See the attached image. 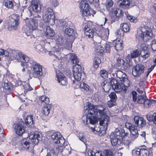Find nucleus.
<instances>
[{
	"mask_svg": "<svg viewBox=\"0 0 156 156\" xmlns=\"http://www.w3.org/2000/svg\"><path fill=\"white\" fill-rule=\"evenodd\" d=\"M101 107H96L93 104L88 103L84 106L85 116L82 118L83 123L88 125L91 124H95L98 121L97 116L100 117L99 126L96 125L94 128L91 127L93 131L95 133H98L100 135L102 133H104L107 129V127L110 122V118L105 112V108L102 107V109H100Z\"/></svg>",
	"mask_w": 156,
	"mask_h": 156,
	"instance_id": "obj_1",
	"label": "nucleus"
},
{
	"mask_svg": "<svg viewBox=\"0 0 156 156\" xmlns=\"http://www.w3.org/2000/svg\"><path fill=\"white\" fill-rule=\"evenodd\" d=\"M56 45L55 47L51 48V51H48L49 55L55 56L56 58L59 59L61 54V51L63 50V47L66 48L64 50H70L72 48V42L69 40L67 41L65 43L63 44V40L62 36H57L55 39Z\"/></svg>",
	"mask_w": 156,
	"mask_h": 156,
	"instance_id": "obj_2",
	"label": "nucleus"
},
{
	"mask_svg": "<svg viewBox=\"0 0 156 156\" xmlns=\"http://www.w3.org/2000/svg\"><path fill=\"white\" fill-rule=\"evenodd\" d=\"M41 18L39 15L33 18H27L25 19L26 27L23 28L24 30L28 36H29L33 31L36 30L38 25V22Z\"/></svg>",
	"mask_w": 156,
	"mask_h": 156,
	"instance_id": "obj_3",
	"label": "nucleus"
},
{
	"mask_svg": "<svg viewBox=\"0 0 156 156\" xmlns=\"http://www.w3.org/2000/svg\"><path fill=\"white\" fill-rule=\"evenodd\" d=\"M121 132L120 131L118 130L110 135L111 142L113 146H118L122 144L121 142L122 136H126L127 133L124 132V129L122 130Z\"/></svg>",
	"mask_w": 156,
	"mask_h": 156,
	"instance_id": "obj_4",
	"label": "nucleus"
},
{
	"mask_svg": "<svg viewBox=\"0 0 156 156\" xmlns=\"http://www.w3.org/2000/svg\"><path fill=\"white\" fill-rule=\"evenodd\" d=\"M30 64L32 67V72L34 78L40 79V78L44 77L45 74L43 73L42 66L34 60H31Z\"/></svg>",
	"mask_w": 156,
	"mask_h": 156,
	"instance_id": "obj_5",
	"label": "nucleus"
},
{
	"mask_svg": "<svg viewBox=\"0 0 156 156\" xmlns=\"http://www.w3.org/2000/svg\"><path fill=\"white\" fill-rule=\"evenodd\" d=\"M137 35L140 36L144 41H146L151 39L152 35L151 29L147 26L142 27L141 30H138Z\"/></svg>",
	"mask_w": 156,
	"mask_h": 156,
	"instance_id": "obj_6",
	"label": "nucleus"
},
{
	"mask_svg": "<svg viewBox=\"0 0 156 156\" xmlns=\"http://www.w3.org/2000/svg\"><path fill=\"white\" fill-rule=\"evenodd\" d=\"M113 4V2L112 0H107L106 4L107 9L110 13L114 14L116 17H121L123 14L122 10L117 8H111Z\"/></svg>",
	"mask_w": 156,
	"mask_h": 156,
	"instance_id": "obj_7",
	"label": "nucleus"
},
{
	"mask_svg": "<svg viewBox=\"0 0 156 156\" xmlns=\"http://www.w3.org/2000/svg\"><path fill=\"white\" fill-rule=\"evenodd\" d=\"M133 156H152V153L149 150L148 148L145 146L144 147L137 148L133 150Z\"/></svg>",
	"mask_w": 156,
	"mask_h": 156,
	"instance_id": "obj_8",
	"label": "nucleus"
},
{
	"mask_svg": "<svg viewBox=\"0 0 156 156\" xmlns=\"http://www.w3.org/2000/svg\"><path fill=\"white\" fill-rule=\"evenodd\" d=\"M13 54L10 55L11 56H12L13 59H15L17 60L18 62H23L28 63L29 62L30 64V62L31 60H30L29 58L27 55L23 54L20 51H14L13 52V55H12Z\"/></svg>",
	"mask_w": 156,
	"mask_h": 156,
	"instance_id": "obj_9",
	"label": "nucleus"
},
{
	"mask_svg": "<svg viewBox=\"0 0 156 156\" xmlns=\"http://www.w3.org/2000/svg\"><path fill=\"white\" fill-rule=\"evenodd\" d=\"M82 69L81 66L80 65L74 66L73 70V77L75 79L73 81V83L77 84L79 82L82 78Z\"/></svg>",
	"mask_w": 156,
	"mask_h": 156,
	"instance_id": "obj_10",
	"label": "nucleus"
},
{
	"mask_svg": "<svg viewBox=\"0 0 156 156\" xmlns=\"http://www.w3.org/2000/svg\"><path fill=\"white\" fill-rule=\"evenodd\" d=\"M80 12L83 16H90V12L92 9H90L89 5L86 0H82L80 5Z\"/></svg>",
	"mask_w": 156,
	"mask_h": 156,
	"instance_id": "obj_11",
	"label": "nucleus"
},
{
	"mask_svg": "<svg viewBox=\"0 0 156 156\" xmlns=\"http://www.w3.org/2000/svg\"><path fill=\"white\" fill-rule=\"evenodd\" d=\"M51 137L54 143L58 144V146L61 147L64 145L65 139L59 132H56L53 133Z\"/></svg>",
	"mask_w": 156,
	"mask_h": 156,
	"instance_id": "obj_12",
	"label": "nucleus"
},
{
	"mask_svg": "<svg viewBox=\"0 0 156 156\" xmlns=\"http://www.w3.org/2000/svg\"><path fill=\"white\" fill-rule=\"evenodd\" d=\"M126 127L128 128L130 131V140H133L137 137L139 135V133L136 128L137 126L128 123H126Z\"/></svg>",
	"mask_w": 156,
	"mask_h": 156,
	"instance_id": "obj_13",
	"label": "nucleus"
},
{
	"mask_svg": "<svg viewBox=\"0 0 156 156\" xmlns=\"http://www.w3.org/2000/svg\"><path fill=\"white\" fill-rule=\"evenodd\" d=\"M145 67L142 64L136 65L133 68L132 74L135 77L140 76L142 74L144 73Z\"/></svg>",
	"mask_w": 156,
	"mask_h": 156,
	"instance_id": "obj_14",
	"label": "nucleus"
},
{
	"mask_svg": "<svg viewBox=\"0 0 156 156\" xmlns=\"http://www.w3.org/2000/svg\"><path fill=\"white\" fill-rule=\"evenodd\" d=\"M19 16L17 14H13L11 16L9 23L12 28L14 30L18 29L19 24Z\"/></svg>",
	"mask_w": 156,
	"mask_h": 156,
	"instance_id": "obj_15",
	"label": "nucleus"
},
{
	"mask_svg": "<svg viewBox=\"0 0 156 156\" xmlns=\"http://www.w3.org/2000/svg\"><path fill=\"white\" fill-rule=\"evenodd\" d=\"M101 27V30H97V38H100L103 40L108 39L109 35V29L108 28H104L102 27Z\"/></svg>",
	"mask_w": 156,
	"mask_h": 156,
	"instance_id": "obj_16",
	"label": "nucleus"
},
{
	"mask_svg": "<svg viewBox=\"0 0 156 156\" xmlns=\"http://www.w3.org/2000/svg\"><path fill=\"white\" fill-rule=\"evenodd\" d=\"M56 80L60 85H65L67 83L66 77L59 70L56 71Z\"/></svg>",
	"mask_w": 156,
	"mask_h": 156,
	"instance_id": "obj_17",
	"label": "nucleus"
},
{
	"mask_svg": "<svg viewBox=\"0 0 156 156\" xmlns=\"http://www.w3.org/2000/svg\"><path fill=\"white\" fill-rule=\"evenodd\" d=\"M29 138L32 142L35 144H37L39 141L41 140V136L37 132L33 133L29 135Z\"/></svg>",
	"mask_w": 156,
	"mask_h": 156,
	"instance_id": "obj_18",
	"label": "nucleus"
},
{
	"mask_svg": "<svg viewBox=\"0 0 156 156\" xmlns=\"http://www.w3.org/2000/svg\"><path fill=\"white\" fill-rule=\"evenodd\" d=\"M24 125V124L23 125L20 123L14 124L13 125V126L15 132L18 135L20 136H22L23 133H25L26 130L23 126Z\"/></svg>",
	"mask_w": 156,
	"mask_h": 156,
	"instance_id": "obj_19",
	"label": "nucleus"
},
{
	"mask_svg": "<svg viewBox=\"0 0 156 156\" xmlns=\"http://www.w3.org/2000/svg\"><path fill=\"white\" fill-rule=\"evenodd\" d=\"M109 82L111 85V87H112L115 92H119L122 91L121 88L119 87L120 84L118 83V81L115 79L111 78Z\"/></svg>",
	"mask_w": 156,
	"mask_h": 156,
	"instance_id": "obj_20",
	"label": "nucleus"
},
{
	"mask_svg": "<svg viewBox=\"0 0 156 156\" xmlns=\"http://www.w3.org/2000/svg\"><path fill=\"white\" fill-rule=\"evenodd\" d=\"M84 35L87 38H91L94 36V31L90 26L86 25L84 28Z\"/></svg>",
	"mask_w": 156,
	"mask_h": 156,
	"instance_id": "obj_21",
	"label": "nucleus"
},
{
	"mask_svg": "<svg viewBox=\"0 0 156 156\" xmlns=\"http://www.w3.org/2000/svg\"><path fill=\"white\" fill-rule=\"evenodd\" d=\"M121 82L119 85V87H120L122 90L124 92H126L127 88L129 86V82L128 79L126 78L125 77L120 81Z\"/></svg>",
	"mask_w": 156,
	"mask_h": 156,
	"instance_id": "obj_22",
	"label": "nucleus"
},
{
	"mask_svg": "<svg viewBox=\"0 0 156 156\" xmlns=\"http://www.w3.org/2000/svg\"><path fill=\"white\" fill-rule=\"evenodd\" d=\"M134 120L135 124L139 127H143L146 124V122L142 117L135 116L134 118Z\"/></svg>",
	"mask_w": 156,
	"mask_h": 156,
	"instance_id": "obj_23",
	"label": "nucleus"
},
{
	"mask_svg": "<svg viewBox=\"0 0 156 156\" xmlns=\"http://www.w3.org/2000/svg\"><path fill=\"white\" fill-rule=\"evenodd\" d=\"M30 7L32 8L33 11L36 12H38L41 10V6L39 2L36 0L32 1Z\"/></svg>",
	"mask_w": 156,
	"mask_h": 156,
	"instance_id": "obj_24",
	"label": "nucleus"
},
{
	"mask_svg": "<svg viewBox=\"0 0 156 156\" xmlns=\"http://www.w3.org/2000/svg\"><path fill=\"white\" fill-rule=\"evenodd\" d=\"M140 55V51L138 49L134 50L128 55L126 59L130 60L131 59L138 57Z\"/></svg>",
	"mask_w": 156,
	"mask_h": 156,
	"instance_id": "obj_25",
	"label": "nucleus"
},
{
	"mask_svg": "<svg viewBox=\"0 0 156 156\" xmlns=\"http://www.w3.org/2000/svg\"><path fill=\"white\" fill-rule=\"evenodd\" d=\"M30 143L28 138H24L21 141L20 148L21 150H27L30 147Z\"/></svg>",
	"mask_w": 156,
	"mask_h": 156,
	"instance_id": "obj_26",
	"label": "nucleus"
},
{
	"mask_svg": "<svg viewBox=\"0 0 156 156\" xmlns=\"http://www.w3.org/2000/svg\"><path fill=\"white\" fill-rule=\"evenodd\" d=\"M113 153L110 150H105L103 153L100 151L95 152V156H113Z\"/></svg>",
	"mask_w": 156,
	"mask_h": 156,
	"instance_id": "obj_27",
	"label": "nucleus"
},
{
	"mask_svg": "<svg viewBox=\"0 0 156 156\" xmlns=\"http://www.w3.org/2000/svg\"><path fill=\"white\" fill-rule=\"evenodd\" d=\"M43 18L45 23H48L51 25H54L55 23V18L51 17L50 16L45 15V14H43Z\"/></svg>",
	"mask_w": 156,
	"mask_h": 156,
	"instance_id": "obj_28",
	"label": "nucleus"
},
{
	"mask_svg": "<svg viewBox=\"0 0 156 156\" xmlns=\"http://www.w3.org/2000/svg\"><path fill=\"white\" fill-rule=\"evenodd\" d=\"M51 105L50 104H47L43 108L41 114L42 116H48L49 114L51 108Z\"/></svg>",
	"mask_w": 156,
	"mask_h": 156,
	"instance_id": "obj_29",
	"label": "nucleus"
},
{
	"mask_svg": "<svg viewBox=\"0 0 156 156\" xmlns=\"http://www.w3.org/2000/svg\"><path fill=\"white\" fill-rule=\"evenodd\" d=\"M118 4L120 8L126 9L128 8L129 6L130 1L129 0H120Z\"/></svg>",
	"mask_w": 156,
	"mask_h": 156,
	"instance_id": "obj_30",
	"label": "nucleus"
},
{
	"mask_svg": "<svg viewBox=\"0 0 156 156\" xmlns=\"http://www.w3.org/2000/svg\"><path fill=\"white\" fill-rule=\"evenodd\" d=\"M26 125L29 127H31L34 125L33 116L32 115H29L27 116L25 120Z\"/></svg>",
	"mask_w": 156,
	"mask_h": 156,
	"instance_id": "obj_31",
	"label": "nucleus"
},
{
	"mask_svg": "<svg viewBox=\"0 0 156 156\" xmlns=\"http://www.w3.org/2000/svg\"><path fill=\"white\" fill-rule=\"evenodd\" d=\"M113 45H114L115 48L117 51H121L123 48V46L120 40H116L113 41Z\"/></svg>",
	"mask_w": 156,
	"mask_h": 156,
	"instance_id": "obj_32",
	"label": "nucleus"
},
{
	"mask_svg": "<svg viewBox=\"0 0 156 156\" xmlns=\"http://www.w3.org/2000/svg\"><path fill=\"white\" fill-rule=\"evenodd\" d=\"M2 86L4 89L7 90H10L12 88V84L7 80L2 81Z\"/></svg>",
	"mask_w": 156,
	"mask_h": 156,
	"instance_id": "obj_33",
	"label": "nucleus"
},
{
	"mask_svg": "<svg viewBox=\"0 0 156 156\" xmlns=\"http://www.w3.org/2000/svg\"><path fill=\"white\" fill-rule=\"evenodd\" d=\"M69 55V59L71 62H72L73 64H75L76 66L78 65L77 63L79 62V60L75 54L73 53H70L68 55Z\"/></svg>",
	"mask_w": 156,
	"mask_h": 156,
	"instance_id": "obj_34",
	"label": "nucleus"
},
{
	"mask_svg": "<svg viewBox=\"0 0 156 156\" xmlns=\"http://www.w3.org/2000/svg\"><path fill=\"white\" fill-rule=\"evenodd\" d=\"M50 16L53 18H55V16L53 12V9L50 8H46L44 10L43 14H44Z\"/></svg>",
	"mask_w": 156,
	"mask_h": 156,
	"instance_id": "obj_35",
	"label": "nucleus"
},
{
	"mask_svg": "<svg viewBox=\"0 0 156 156\" xmlns=\"http://www.w3.org/2000/svg\"><path fill=\"white\" fill-rule=\"evenodd\" d=\"M49 100L48 98L45 95H42L39 98L38 102H41L44 105H46L47 104H49Z\"/></svg>",
	"mask_w": 156,
	"mask_h": 156,
	"instance_id": "obj_36",
	"label": "nucleus"
},
{
	"mask_svg": "<svg viewBox=\"0 0 156 156\" xmlns=\"http://www.w3.org/2000/svg\"><path fill=\"white\" fill-rule=\"evenodd\" d=\"M78 86L79 84V87L85 90L86 91H90L91 88L87 84L85 83L84 82L81 81V82L77 83Z\"/></svg>",
	"mask_w": 156,
	"mask_h": 156,
	"instance_id": "obj_37",
	"label": "nucleus"
},
{
	"mask_svg": "<svg viewBox=\"0 0 156 156\" xmlns=\"http://www.w3.org/2000/svg\"><path fill=\"white\" fill-rule=\"evenodd\" d=\"M45 34L47 37H53L55 34L54 30L49 26L47 27Z\"/></svg>",
	"mask_w": 156,
	"mask_h": 156,
	"instance_id": "obj_38",
	"label": "nucleus"
},
{
	"mask_svg": "<svg viewBox=\"0 0 156 156\" xmlns=\"http://www.w3.org/2000/svg\"><path fill=\"white\" fill-rule=\"evenodd\" d=\"M101 85L103 86V89L104 91L106 92H108L111 88V85L109 82H107V81H104Z\"/></svg>",
	"mask_w": 156,
	"mask_h": 156,
	"instance_id": "obj_39",
	"label": "nucleus"
},
{
	"mask_svg": "<svg viewBox=\"0 0 156 156\" xmlns=\"http://www.w3.org/2000/svg\"><path fill=\"white\" fill-rule=\"evenodd\" d=\"M140 55L144 58H147L149 56V52L147 50V47H144V48H142V51H140Z\"/></svg>",
	"mask_w": 156,
	"mask_h": 156,
	"instance_id": "obj_40",
	"label": "nucleus"
},
{
	"mask_svg": "<svg viewBox=\"0 0 156 156\" xmlns=\"http://www.w3.org/2000/svg\"><path fill=\"white\" fill-rule=\"evenodd\" d=\"M116 76L120 79V81L126 77L125 73L120 70H117L116 71Z\"/></svg>",
	"mask_w": 156,
	"mask_h": 156,
	"instance_id": "obj_41",
	"label": "nucleus"
},
{
	"mask_svg": "<svg viewBox=\"0 0 156 156\" xmlns=\"http://www.w3.org/2000/svg\"><path fill=\"white\" fill-rule=\"evenodd\" d=\"M23 87L24 88V92L25 94L27 91H31L33 88L30 86L29 83H27L26 82H23Z\"/></svg>",
	"mask_w": 156,
	"mask_h": 156,
	"instance_id": "obj_42",
	"label": "nucleus"
},
{
	"mask_svg": "<svg viewBox=\"0 0 156 156\" xmlns=\"http://www.w3.org/2000/svg\"><path fill=\"white\" fill-rule=\"evenodd\" d=\"M65 33L69 36H73L75 35V32L74 30L70 28H67L66 29Z\"/></svg>",
	"mask_w": 156,
	"mask_h": 156,
	"instance_id": "obj_43",
	"label": "nucleus"
},
{
	"mask_svg": "<svg viewBox=\"0 0 156 156\" xmlns=\"http://www.w3.org/2000/svg\"><path fill=\"white\" fill-rule=\"evenodd\" d=\"M101 60L98 57H95L93 61V65L94 68H98L99 66V64L101 63Z\"/></svg>",
	"mask_w": 156,
	"mask_h": 156,
	"instance_id": "obj_44",
	"label": "nucleus"
},
{
	"mask_svg": "<svg viewBox=\"0 0 156 156\" xmlns=\"http://www.w3.org/2000/svg\"><path fill=\"white\" fill-rule=\"evenodd\" d=\"M77 136L79 137V139L80 140L83 142L85 144L86 143V139L84 133H80Z\"/></svg>",
	"mask_w": 156,
	"mask_h": 156,
	"instance_id": "obj_45",
	"label": "nucleus"
},
{
	"mask_svg": "<svg viewBox=\"0 0 156 156\" xmlns=\"http://www.w3.org/2000/svg\"><path fill=\"white\" fill-rule=\"evenodd\" d=\"M146 98V96H145L142 95L139 96L137 97V103L140 104H144Z\"/></svg>",
	"mask_w": 156,
	"mask_h": 156,
	"instance_id": "obj_46",
	"label": "nucleus"
},
{
	"mask_svg": "<svg viewBox=\"0 0 156 156\" xmlns=\"http://www.w3.org/2000/svg\"><path fill=\"white\" fill-rule=\"evenodd\" d=\"M5 5L8 9H12L13 7V3L12 1L9 0H6L5 1Z\"/></svg>",
	"mask_w": 156,
	"mask_h": 156,
	"instance_id": "obj_47",
	"label": "nucleus"
},
{
	"mask_svg": "<svg viewBox=\"0 0 156 156\" xmlns=\"http://www.w3.org/2000/svg\"><path fill=\"white\" fill-rule=\"evenodd\" d=\"M126 17L131 22L136 23L137 21V19L135 17L129 14L125 13Z\"/></svg>",
	"mask_w": 156,
	"mask_h": 156,
	"instance_id": "obj_48",
	"label": "nucleus"
},
{
	"mask_svg": "<svg viewBox=\"0 0 156 156\" xmlns=\"http://www.w3.org/2000/svg\"><path fill=\"white\" fill-rule=\"evenodd\" d=\"M154 101V100H149V99H147L146 98V99H145V101H144V107L146 108H148L151 105L152 101Z\"/></svg>",
	"mask_w": 156,
	"mask_h": 156,
	"instance_id": "obj_49",
	"label": "nucleus"
},
{
	"mask_svg": "<svg viewBox=\"0 0 156 156\" xmlns=\"http://www.w3.org/2000/svg\"><path fill=\"white\" fill-rule=\"evenodd\" d=\"M125 62L124 60L120 58H118L116 60V65L118 66H122L124 65Z\"/></svg>",
	"mask_w": 156,
	"mask_h": 156,
	"instance_id": "obj_50",
	"label": "nucleus"
},
{
	"mask_svg": "<svg viewBox=\"0 0 156 156\" xmlns=\"http://www.w3.org/2000/svg\"><path fill=\"white\" fill-rule=\"evenodd\" d=\"M34 47L37 50L41 51L43 49L42 45L39 43L36 42L34 43Z\"/></svg>",
	"mask_w": 156,
	"mask_h": 156,
	"instance_id": "obj_51",
	"label": "nucleus"
},
{
	"mask_svg": "<svg viewBox=\"0 0 156 156\" xmlns=\"http://www.w3.org/2000/svg\"><path fill=\"white\" fill-rule=\"evenodd\" d=\"M101 76L104 78H107L108 76V73L105 70L103 69L101 70L100 72Z\"/></svg>",
	"mask_w": 156,
	"mask_h": 156,
	"instance_id": "obj_52",
	"label": "nucleus"
},
{
	"mask_svg": "<svg viewBox=\"0 0 156 156\" xmlns=\"http://www.w3.org/2000/svg\"><path fill=\"white\" fill-rule=\"evenodd\" d=\"M122 30L125 32H127L129 30V27L128 24L126 23H123L122 24Z\"/></svg>",
	"mask_w": 156,
	"mask_h": 156,
	"instance_id": "obj_53",
	"label": "nucleus"
},
{
	"mask_svg": "<svg viewBox=\"0 0 156 156\" xmlns=\"http://www.w3.org/2000/svg\"><path fill=\"white\" fill-rule=\"evenodd\" d=\"M101 42L100 40L99 41H94V44H95V48L97 50V52H99V50L98 48H99V47H101V46L100 45V43Z\"/></svg>",
	"mask_w": 156,
	"mask_h": 156,
	"instance_id": "obj_54",
	"label": "nucleus"
},
{
	"mask_svg": "<svg viewBox=\"0 0 156 156\" xmlns=\"http://www.w3.org/2000/svg\"><path fill=\"white\" fill-rule=\"evenodd\" d=\"M109 96L111 100H112L115 101H116L117 98L116 94L115 92L111 93L109 95Z\"/></svg>",
	"mask_w": 156,
	"mask_h": 156,
	"instance_id": "obj_55",
	"label": "nucleus"
},
{
	"mask_svg": "<svg viewBox=\"0 0 156 156\" xmlns=\"http://www.w3.org/2000/svg\"><path fill=\"white\" fill-rule=\"evenodd\" d=\"M0 55L8 56L9 55V53L6 51L2 49H0Z\"/></svg>",
	"mask_w": 156,
	"mask_h": 156,
	"instance_id": "obj_56",
	"label": "nucleus"
},
{
	"mask_svg": "<svg viewBox=\"0 0 156 156\" xmlns=\"http://www.w3.org/2000/svg\"><path fill=\"white\" fill-rule=\"evenodd\" d=\"M124 32L122 29H120L117 30L116 32V34L118 36V37L119 36L122 37L124 35Z\"/></svg>",
	"mask_w": 156,
	"mask_h": 156,
	"instance_id": "obj_57",
	"label": "nucleus"
},
{
	"mask_svg": "<svg viewBox=\"0 0 156 156\" xmlns=\"http://www.w3.org/2000/svg\"><path fill=\"white\" fill-rule=\"evenodd\" d=\"M107 104L108 106L109 107L111 108L113 106L115 105V101L110 100L108 101Z\"/></svg>",
	"mask_w": 156,
	"mask_h": 156,
	"instance_id": "obj_58",
	"label": "nucleus"
},
{
	"mask_svg": "<svg viewBox=\"0 0 156 156\" xmlns=\"http://www.w3.org/2000/svg\"><path fill=\"white\" fill-rule=\"evenodd\" d=\"M60 23L63 27H68V23L65 20L62 19L60 20Z\"/></svg>",
	"mask_w": 156,
	"mask_h": 156,
	"instance_id": "obj_59",
	"label": "nucleus"
},
{
	"mask_svg": "<svg viewBox=\"0 0 156 156\" xmlns=\"http://www.w3.org/2000/svg\"><path fill=\"white\" fill-rule=\"evenodd\" d=\"M113 42H108L105 45V49L106 51H109L110 47H113Z\"/></svg>",
	"mask_w": 156,
	"mask_h": 156,
	"instance_id": "obj_60",
	"label": "nucleus"
},
{
	"mask_svg": "<svg viewBox=\"0 0 156 156\" xmlns=\"http://www.w3.org/2000/svg\"><path fill=\"white\" fill-rule=\"evenodd\" d=\"M132 94L133 97V99L134 101H136L137 98V93L135 91H133L132 92Z\"/></svg>",
	"mask_w": 156,
	"mask_h": 156,
	"instance_id": "obj_61",
	"label": "nucleus"
},
{
	"mask_svg": "<svg viewBox=\"0 0 156 156\" xmlns=\"http://www.w3.org/2000/svg\"><path fill=\"white\" fill-rule=\"evenodd\" d=\"M49 2L51 5L55 7H56L58 5V3L57 0H49Z\"/></svg>",
	"mask_w": 156,
	"mask_h": 156,
	"instance_id": "obj_62",
	"label": "nucleus"
},
{
	"mask_svg": "<svg viewBox=\"0 0 156 156\" xmlns=\"http://www.w3.org/2000/svg\"><path fill=\"white\" fill-rule=\"evenodd\" d=\"M151 11H152V12L154 14L155 12L156 13V4H154L153 5L152 7L151 8Z\"/></svg>",
	"mask_w": 156,
	"mask_h": 156,
	"instance_id": "obj_63",
	"label": "nucleus"
},
{
	"mask_svg": "<svg viewBox=\"0 0 156 156\" xmlns=\"http://www.w3.org/2000/svg\"><path fill=\"white\" fill-rule=\"evenodd\" d=\"M151 48L153 51H156V42L154 40L152 42Z\"/></svg>",
	"mask_w": 156,
	"mask_h": 156,
	"instance_id": "obj_64",
	"label": "nucleus"
}]
</instances>
